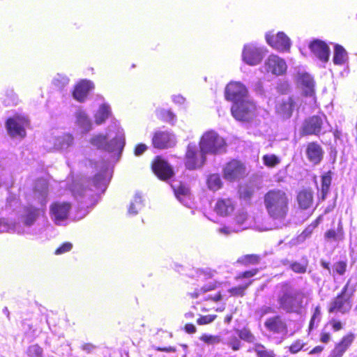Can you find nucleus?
<instances>
[{"mask_svg":"<svg viewBox=\"0 0 357 357\" xmlns=\"http://www.w3.org/2000/svg\"><path fill=\"white\" fill-rule=\"evenodd\" d=\"M248 214L246 211H239L235 215L234 220L238 225H243L248 220Z\"/></svg>","mask_w":357,"mask_h":357,"instance_id":"56","label":"nucleus"},{"mask_svg":"<svg viewBox=\"0 0 357 357\" xmlns=\"http://www.w3.org/2000/svg\"><path fill=\"white\" fill-rule=\"evenodd\" d=\"M227 344L234 351H237L241 348V342L236 336H231L229 341L227 342Z\"/></svg>","mask_w":357,"mask_h":357,"instance_id":"53","label":"nucleus"},{"mask_svg":"<svg viewBox=\"0 0 357 357\" xmlns=\"http://www.w3.org/2000/svg\"><path fill=\"white\" fill-rule=\"evenodd\" d=\"M206 185L213 192L220 190L223 187V182L220 174L217 173L209 174L206 178Z\"/></svg>","mask_w":357,"mask_h":357,"instance_id":"34","label":"nucleus"},{"mask_svg":"<svg viewBox=\"0 0 357 357\" xmlns=\"http://www.w3.org/2000/svg\"><path fill=\"white\" fill-rule=\"evenodd\" d=\"M347 269V262L345 260H340L336 261L333 264V273L339 275H343L345 274Z\"/></svg>","mask_w":357,"mask_h":357,"instance_id":"47","label":"nucleus"},{"mask_svg":"<svg viewBox=\"0 0 357 357\" xmlns=\"http://www.w3.org/2000/svg\"><path fill=\"white\" fill-rule=\"evenodd\" d=\"M307 300L306 292L293 289L288 282L282 284L277 298L279 308L289 314H301L308 303Z\"/></svg>","mask_w":357,"mask_h":357,"instance_id":"2","label":"nucleus"},{"mask_svg":"<svg viewBox=\"0 0 357 357\" xmlns=\"http://www.w3.org/2000/svg\"><path fill=\"white\" fill-rule=\"evenodd\" d=\"M263 163L265 166L273 168L280 163V159L275 154H266L262 157Z\"/></svg>","mask_w":357,"mask_h":357,"instance_id":"40","label":"nucleus"},{"mask_svg":"<svg viewBox=\"0 0 357 357\" xmlns=\"http://www.w3.org/2000/svg\"><path fill=\"white\" fill-rule=\"evenodd\" d=\"M240 339L248 342H253L255 340V337L248 328H243L238 331V333Z\"/></svg>","mask_w":357,"mask_h":357,"instance_id":"49","label":"nucleus"},{"mask_svg":"<svg viewBox=\"0 0 357 357\" xmlns=\"http://www.w3.org/2000/svg\"><path fill=\"white\" fill-rule=\"evenodd\" d=\"M254 351L257 357H277L273 350L267 349L264 344L257 343L254 346Z\"/></svg>","mask_w":357,"mask_h":357,"instance_id":"37","label":"nucleus"},{"mask_svg":"<svg viewBox=\"0 0 357 357\" xmlns=\"http://www.w3.org/2000/svg\"><path fill=\"white\" fill-rule=\"evenodd\" d=\"M263 58V54L261 50L252 45L244 46L243 50V61L250 66H255L259 63Z\"/></svg>","mask_w":357,"mask_h":357,"instance_id":"24","label":"nucleus"},{"mask_svg":"<svg viewBox=\"0 0 357 357\" xmlns=\"http://www.w3.org/2000/svg\"><path fill=\"white\" fill-rule=\"evenodd\" d=\"M217 317L215 314L201 315L197 319V323L199 325H206L213 322Z\"/></svg>","mask_w":357,"mask_h":357,"instance_id":"54","label":"nucleus"},{"mask_svg":"<svg viewBox=\"0 0 357 357\" xmlns=\"http://www.w3.org/2000/svg\"><path fill=\"white\" fill-rule=\"evenodd\" d=\"M296 202L301 211H307L313 207L314 191L311 188L301 189L296 194Z\"/></svg>","mask_w":357,"mask_h":357,"instance_id":"20","label":"nucleus"},{"mask_svg":"<svg viewBox=\"0 0 357 357\" xmlns=\"http://www.w3.org/2000/svg\"><path fill=\"white\" fill-rule=\"evenodd\" d=\"M233 117L238 121L249 123L257 116V106L250 100H242L234 103L231 107Z\"/></svg>","mask_w":357,"mask_h":357,"instance_id":"6","label":"nucleus"},{"mask_svg":"<svg viewBox=\"0 0 357 357\" xmlns=\"http://www.w3.org/2000/svg\"><path fill=\"white\" fill-rule=\"evenodd\" d=\"M151 167L155 175L162 181L169 180L174 175L172 167L161 155H157L153 159Z\"/></svg>","mask_w":357,"mask_h":357,"instance_id":"12","label":"nucleus"},{"mask_svg":"<svg viewBox=\"0 0 357 357\" xmlns=\"http://www.w3.org/2000/svg\"><path fill=\"white\" fill-rule=\"evenodd\" d=\"M261 259V257L259 255L248 254L238 257L236 260V263L242 266L247 267L259 264Z\"/></svg>","mask_w":357,"mask_h":357,"instance_id":"32","label":"nucleus"},{"mask_svg":"<svg viewBox=\"0 0 357 357\" xmlns=\"http://www.w3.org/2000/svg\"><path fill=\"white\" fill-rule=\"evenodd\" d=\"M71 204L67 202H54L50 206V213L56 224L66 220L68 218Z\"/></svg>","mask_w":357,"mask_h":357,"instance_id":"16","label":"nucleus"},{"mask_svg":"<svg viewBox=\"0 0 357 357\" xmlns=\"http://www.w3.org/2000/svg\"><path fill=\"white\" fill-rule=\"evenodd\" d=\"M220 285V283L217 281H213L212 282H210L209 284H204L201 287L202 291L204 294L215 290L218 286Z\"/></svg>","mask_w":357,"mask_h":357,"instance_id":"57","label":"nucleus"},{"mask_svg":"<svg viewBox=\"0 0 357 357\" xmlns=\"http://www.w3.org/2000/svg\"><path fill=\"white\" fill-rule=\"evenodd\" d=\"M72 193L75 199L80 200L84 199L85 201L91 200L94 195L91 188L81 184L74 185L72 189Z\"/></svg>","mask_w":357,"mask_h":357,"instance_id":"27","label":"nucleus"},{"mask_svg":"<svg viewBox=\"0 0 357 357\" xmlns=\"http://www.w3.org/2000/svg\"><path fill=\"white\" fill-rule=\"evenodd\" d=\"M248 89L239 82H230L225 89V98L228 101L239 102L248 96Z\"/></svg>","mask_w":357,"mask_h":357,"instance_id":"14","label":"nucleus"},{"mask_svg":"<svg viewBox=\"0 0 357 357\" xmlns=\"http://www.w3.org/2000/svg\"><path fill=\"white\" fill-rule=\"evenodd\" d=\"M329 323L333 331L335 332H337L343 329V324L340 320L333 319L330 321Z\"/></svg>","mask_w":357,"mask_h":357,"instance_id":"59","label":"nucleus"},{"mask_svg":"<svg viewBox=\"0 0 357 357\" xmlns=\"http://www.w3.org/2000/svg\"><path fill=\"white\" fill-rule=\"evenodd\" d=\"M236 209V202L231 197H220L217 199L213 210L221 217H227Z\"/></svg>","mask_w":357,"mask_h":357,"instance_id":"19","label":"nucleus"},{"mask_svg":"<svg viewBox=\"0 0 357 357\" xmlns=\"http://www.w3.org/2000/svg\"><path fill=\"white\" fill-rule=\"evenodd\" d=\"M266 43L273 48L280 51H288L290 49V40L283 32H278L277 34L268 33L266 34Z\"/></svg>","mask_w":357,"mask_h":357,"instance_id":"17","label":"nucleus"},{"mask_svg":"<svg viewBox=\"0 0 357 357\" xmlns=\"http://www.w3.org/2000/svg\"><path fill=\"white\" fill-rule=\"evenodd\" d=\"M93 89L94 84L91 81L82 79L75 85L73 96L78 102H83L86 99L89 91Z\"/></svg>","mask_w":357,"mask_h":357,"instance_id":"23","label":"nucleus"},{"mask_svg":"<svg viewBox=\"0 0 357 357\" xmlns=\"http://www.w3.org/2000/svg\"><path fill=\"white\" fill-rule=\"evenodd\" d=\"M253 280H249L242 285L233 287L228 289V292L232 296L243 297L245 294L246 289L252 284Z\"/></svg>","mask_w":357,"mask_h":357,"instance_id":"38","label":"nucleus"},{"mask_svg":"<svg viewBox=\"0 0 357 357\" xmlns=\"http://www.w3.org/2000/svg\"><path fill=\"white\" fill-rule=\"evenodd\" d=\"M69 82V79L66 76L58 75L52 81L53 85L58 89L65 87Z\"/></svg>","mask_w":357,"mask_h":357,"instance_id":"52","label":"nucleus"},{"mask_svg":"<svg viewBox=\"0 0 357 357\" xmlns=\"http://www.w3.org/2000/svg\"><path fill=\"white\" fill-rule=\"evenodd\" d=\"M74 137L70 133H64L56 138L54 147L57 149H66L73 145Z\"/></svg>","mask_w":357,"mask_h":357,"instance_id":"33","label":"nucleus"},{"mask_svg":"<svg viewBox=\"0 0 357 357\" xmlns=\"http://www.w3.org/2000/svg\"><path fill=\"white\" fill-rule=\"evenodd\" d=\"M184 330L187 333L192 334L197 331V328L193 324L188 323L184 326Z\"/></svg>","mask_w":357,"mask_h":357,"instance_id":"64","label":"nucleus"},{"mask_svg":"<svg viewBox=\"0 0 357 357\" xmlns=\"http://www.w3.org/2000/svg\"><path fill=\"white\" fill-rule=\"evenodd\" d=\"M356 340V335L348 332L334 344L333 348L328 357H343L345 353L351 347Z\"/></svg>","mask_w":357,"mask_h":357,"instance_id":"15","label":"nucleus"},{"mask_svg":"<svg viewBox=\"0 0 357 357\" xmlns=\"http://www.w3.org/2000/svg\"><path fill=\"white\" fill-rule=\"evenodd\" d=\"M333 174V172L331 170H328L321 176V195L319 197L321 201H324L330 192Z\"/></svg>","mask_w":357,"mask_h":357,"instance_id":"29","label":"nucleus"},{"mask_svg":"<svg viewBox=\"0 0 357 357\" xmlns=\"http://www.w3.org/2000/svg\"><path fill=\"white\" fill-rule=\"evenodd\" d=\"M324 236L327 240L330 241H341L344 238V231L343 227L341 223L340 222L337 229H330L327 230Z\"/></svg>","mask_w":357,"mask_h":357,"instance_id":"36","label":"nucleus"},{"mask_svg":"<svg viewBox=\"0 0 357 357\" xmlns=\"http://www.w3.org/2000/svg\"><path fill=\"white\" fill-rule=\"evenodd\" d=\"M264 326L271 335H286L288 333V324L280 314H275L266 319Z\"/></svg>","mask_w":357,"mask_h":357,"instance_id":"13","label":"nucleus"},{"mask_svg":"<svg viewBox=\"0 0 357 357\" xmlns=\"http://www.w3.org/2000/svg\"><path fill=\"white\" fill-rule=\"evenodd\" d=\"M290 199L283 190L273 188L268 190L264 195V204L270 218L282 221L288 215Z\"/></svg>","mask_w":357,"mask_h":357,"instance_id":"1","label":"nucleus"},{"mask_svg":"<svg viewBox=\"0 0 357 357\" xmlns=\"http://www.w3.org/2000/svg\"><path fill=\"white\" fill-rule=\"evenodd\" d=\"M96 348V346L91 342H86L84 343L81 346V349L84 351L87 354H90Z\"/></svg>","mask_w":357,"mask_h":357,"instance_id":"62","label":"nucleus"},{"mask_svg":"<svg viewBox=\"0 0 357 357\" xmlns=\"http://www.w3.org/2000/svg\"><path fill=\"white\" fill-rule=\"evenodd\" d=\"M199 148L206 155H218L226 151L227 142L217 132L211 130L204 132L200 137Z\"/></svg>","mask_w":357,"mask_h":357,"instance_id":"4","label":"nucleus"},{"mask_svg":"<svg viewBox=\"0 0 357 357\" xmlns=\"http://www.w3.org/2000/svg\"><path fill=\"white\" fill-rule=\"evenodd\" d=\"M222 299V295L221 291L217 292L215 294L211 296H208L204 298L205 301H212L214 303H218Z\"/></svg>","mask_w":357,"mask_h":357,"instance_id":"60","label":"nucleus"},{"mask_svg":"<svg viewBox=\"0 0 357 357\" xmlns=\"http://www.w3.org/2000/svg\"><path fill=\"white\" fill-rule=\"evenodd\" d=\"M200 340L208 344H218L222 341V339L218 335H213L208 334H202L200 337Z\"/></svg>","mask_w":357,"mask_h":357,"instance_id":"51","label":"nucleus"},{"mask_svg":"<svg viewBox=\"0 0 357 357\" xmlns=\"http://www.w3.org/2000/svg\"><path fill=\"white\" fill-rule=\"evenodd\" d=\"M326 120L324 114L312 115L306 118L302 124L301 128V136L316 135L319 136L324 128V122Z\"/></svg>","mask_w":357,"mask_h":357,"instance_id":"9","label":"nucleus"},{"mask_svg":"<svg viewBox=\"0 0 357 357\" xmlns=\"http://www.w3.org/2000/svg\"><path fill=\"white\" fill-rule=\"evenodd\" d=\"M158 118L162 122L173 123L175 120V115L168 109H159L157 111Z\"/></svg>","mask_w":357,"mask_h":357,"instance_id":"41","label":"nucleus"},{"mask_svg":"<svg viewBox=\"0 0 357 357\" xmlns=\"http://www.w3.org/2000/svg\"><path fill=\"white\" fill-rule=\"evenodd\" d=\"M356 291L355 287L348 280L341 291L333 298L328 307V313H349L352 308V300Z\"/></svg>","mask_w":357,"mask_h":357,"instance_id":"3","label":"nucleus"},{"mask_svg":"<svg viewBox=\"0 0 357 357\" xmlns=\"http://www.w3.org/2000/svg\"><path fill=\"white\" fill-rule=\"evenodd\" d=\"M40 213V210L38 208L32 206L25 207L22 215L23 224L26 227H31L38 218Z\"/></svg>","mask_w":357,"mask_h":357,"instance_id":"26","label":"nucleus"},{"mask_svg":"<svg viewBox=\"0 0 357 357\" xmlns=\"http://www.w3.org/2000/svg\"><path fill=\"white\" fill-rule=\"evenodd\" d=\"M319 340L321 343L328 344L331 340V334L327 331H321L319 335Z\"/></svg>","mask_w":357,"mask_h":357,"instance_id":"61","label":"nucleus"},{"mask_svg":"<svg viewBox=\"0 0 357 357\" xmlns=\"http://www.w3.org/2000/svg\"><path fill=\"white\" fill-rule=\"evenodd\" d=\"M265 68L268 73L280 75L285 73L287 65L285 61L276 55L271 54L265 61Z\"/></svg>","mask_w":357,"mask_h":357,"instance_id":"21","label":"nucleus"},{"mask_svg":"<svg viewBox=\"0 0 357 357\" xmlns=\"http://www.w3.org/2000/svg\"><path fill=\"white\" fill-rule=\"evenodd\" d=\"M254 194L255 190L250 186H244L238 190L239 199L244 201H250Z\"/></svg>","mask_w":357,"mask_h":357,"instance_id":"43","label":"nucleus"},{"mask_svg":"<svg viewBox=\"0 0 357 357\" xmlns=\"http://www.w3.org/2000/svg\"><path fill=\"white\" fill-rule=\"evenodd\" d=\"M206 162V154L198 149L195 143H189L184 155V166L186 169L194 171L200 169Z\"/></svg>","mask_w":357,"mask_h":357,"instance_id":"5","label":"nucleus"},{"mask_svg":"<svg viewBox=\"0 0 357 357\" xmlns=\"http://www.w3.org/2000/svg\"><path fill=\"white\" fill-rule=\"evenodd\" d=\"M246 167L244 164L236 159H232L225 164L222 169L223 178L229 182H234L245 176Z\"/></svg>","mask_w":357,"mask_h":357,"instance_id":"11","label":"nucleus"},{"mask_svg":"<svg viewBox=\"0 0 357 357\" xmlns=\"http://www.w3.org/2000/svg\"><path fill=\"white\" fill-rule=\"evenodd\" d=\"M298 81L303 90L305 96H314V83L312 77L307 73H304L298 76Z\"/></svg>","mask_w":357,"mask_h":357,"instance_id":"25","label":"nucleus"},{"mask_svg":"<svg viewBox=\"0 0 357 357\" xmlns=\"http://www.w3.org/2000/svg\"><path fill=\"white\" fill-rule=\"evenodd\" d=\"M176 144V137L170 131L156 130L152 134L151 145L155 149H168L175 146Z\"/></svg>","mask_w":357,"mask_h":357,"instance_id":"10","label":"nucleus"},{"mask_svg":"<svg viewBox=\"0 0 357 357\" xmlns=\"http://www.w3.org/2000/svg\"><path fill=\"white\" fill-rule=\"evenodd\" d=\"M258 273H259V268H255L246 270L243 272L238 273L235 276L234 278L237 281L242 280V279H245V278H251L254 277L255 275H256Z\"/></svg>","mask_w":357,"mask_h":357,"instance_id":"50","label":"nucleus"},{"mask_svg":"<svg viewBox=\"0 0 357 357\" xmlns=\"http://www.w3.org/2000/svg\"><path fill=\"white\" fill-rule=\"evenodd\" d=\"M324 151L321 145L315 141L307 144L305 155L309 162L314 165L319 164L324 158Z\"/></svg>","mask_w":357,"mask_h":357,"instance_id":"22","label":"nucleus"},{"mask_svg":"<svg viewBox=\"0 0 357 357\" xmlns=\"http://www.w3.org/2000/svg\"><path fill=\"white\" fill-rule=\"evenodd\" d=\"M73 248V245L70 242H65L62 243L58 248L56 249L54 253L57 255L69 252Z\"/></svg>","mask_w":357,"mask_h":357,"instance_id":"55","label":"nucleus"},{"mask_svg":"<svg viewBox=\"0 0 357 357\" xmlns=\"http://www.w3.org/2000/svg\"><path fill=\"white\" fill-rule=\"evenodd\" d=\"M299 110V105L294 96L278 100L275 102V112L282 121L289 119L295 111Z\"/></svg>","mask_w":357,"mask_h":357,"instance_id":"7","label":"nucleus"},{"mask_svg":"<svg viewBox=\"0 0 357 357\" xmlns=\"http://www.w3.org/2000/svg\"><path fill=\"white\" fill-rule=\"evenodd\" d=\"M26 354L29 357H43V349L38 344H31L28 347Z\"/></svg>","mask_w":357,"mask_h":357,"instance_id":"45","label":"nucleus"},{"mask_svg":"<svg viewBox=\"0 0 357 357\" xmlns=\"http://www.w3.org/2000/svg\"><path fill=\"white\" fill-rule=\"evenodd\" d=\"M77 123L79 126L84 128H90V119L84 111L79 110L76 112Z\"/></svg>","mask_w":357,"mask_h":357,"instance_id":"42","label":"nucleus"},{"mask_svg":"<svg viewBox=\"0 0 357 357\" xmlns=\"http://www.w3.org/2000/svg\"><path fill=\"white\" fill-rule=\"evenodd\" d=\"M171 187L175 197L179 200L186 197H189L191 194L190 187L183 181L177 182L176 181H173L171 183Z\"/></svg>","mask_w":357,"mask_h":357,"instance_id":"28","label":"nucleus"},{"mask_svg":"<svg viewBox=\"0 0 357 357\" xmlns=\"http://www.w3.org/2000/svg\"><path fill=\"white\" fill-rule=\"evenodd\" d=\"M107 137L104 135H97L91 138L90 142L98 149H105L107 146Z\"/></svg>","mask_w":357,"mask_h":357,"instance_id":"39","label":"nucleus"},{"mask_svg":"<svg viewBox=\"0 0 357 357\" xmlns=\"http://www.w3.org/2000/svg\"><path fill=\"white\" fill-rule=\"evenodd\" d=\"M306 343L301 339H297L291 342L288 347V351L291 354H296L301 351L303 350Z\"/></svg>","mask_w":357,"mask_h":357,"instance_id":"44","label":"nucleus"},{"mask_svg":"<svg viewBox=\"0 0 357 357\" xmlns=\"http://www.w3.org/2000/svg\"><path fill=\"white\" fill-rule=\"evenodd\" d=\"M307 265L308 263L307 260L305 261V263L294 261L290 264L289 267L291 270L294 273L303 274L307 271Z\"/></svg>","mask_w":357,"mask_h":357,"instance_id":"48","label":"nucleus"},{"mask_svg":"<svg viewBox=\"0 0 357 357\" xmlns=\"http://www.w3.org/2000/svg\"><path fill=\"white\" fill-rule=\"evenodd\" d=\"M321 221L322 215H320L304 228L302 232L297 236L298 241L303 242L306 239L310 238L314 229L319 226Z\"/></svg>","mask_w":357,"mask_h":357,"instance_id":"30","label":"nucleus"},{"mask_svg":"<svg viewBox=\"0 0 357 357\" xmlns=\"http://www.w3.org/2000/svg\"><path fill=\"white\" fill-rule=\"evenodd\" d=\"M321 320V307L317 305L314 307L313 313L310 320L308 331L310 332L315 325V322L319 323Z\"/></svg>","mask_w":357,"mask_h":357,"instance_id":"46","label":"nucleus"},{"mask_svg":"<svg viewBox=\"0 0 357 357\" xmlns=\"http://www.w3.org/2000/svg\"><path fill=\"white\" fill-rule=\"evenodd\" d=\"M148 147L145 144L139 143L137 144L134 149V154L137 156H139L143 154L146 150Z\"/></svg>","mask_w":357,"mask_h":357,"instance_id":"58","label":"nucleus"},{"mask_svg":"<svg viewBox=\"0 0 357 357\" xmlns=\"http://www.w3.org/2000/svg\"><path fill=\"white\" fill-rule=\"evenodd\" d=\"M278 91L282 94L287 93L289 89V85L287 83H281L278 86Z\"/></svg>","mask_w":357,"mask_h":357,"instance_id":"63","label":"nucleus"},{"mask_svg":"<svg viewBox=\"0 0 357 357\" xmlns=\"http://www.w3.org/2000/svg\"><path fill=\"white\" fill-rule=\"evenodd\" d=\"M308 47L310 52L321 62L326 63L330 58V48L326 42L314 39L312 40Z\"/></svg>","mask_w":357,"mask_h":357,"instance_id":"18","label":"nucleus"},{"mask_svg":"<svg viewBox=\"0 0 357 357\" xmlns=\"http://www.w3.org/2000/svg\"><path fill=\"white\" fill-rule=\"evenodd\" d=\"M110 115L111 110L109 106L106 104H102L94 116L95 123L97 125H100L103 123Z\"/></svg>","mask_w":357,"mask_h":357,"instance_id":"35","label":"nucleus"},{"mask_svg":"<svg viewBox=\"0 0 357 357\" xmlns=\"http://www.w3.org/2000/svg\"><path fill=\"white\" fill-rule=\"evenodd\" d=\"M348 59L347 52L345 49L339 44L334 46V54L333 61L335 65L341 66Z\"/></svg>","mask_w":357,"mask_h":357,"instance_id":"31","label":"nucleus"},{"mask_svg":"<svg viewBox=\"0 0 357 357\" xmlns=\"http://www.w3.org/2000/svg\"><path fill=\"white\" fill-rule=\"evenodd\" d=\"M29 124V121L28 119L19 114H15L8 118L6 121L8 133L12 137L24 138L26 135L25 128L28 126Z\"/></svg>","mask_w":357,"mask_h":357,"instance_id":"8","label":"nucleus"}]
</instances>
